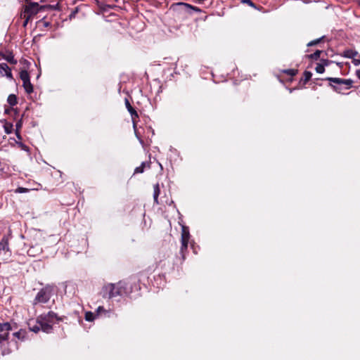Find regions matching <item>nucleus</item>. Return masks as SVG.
Returning <instances> with one entry per match:
<instances>
[{
    "label": "nucleus",
    "instance_id": "nucleus-1",
    "mask_svg": "<svg viewBox=\"0 0 360 360\" xmlns=\"http://www.w3.org/2000/svg\"><path fill=\"white\" fill-rule=\"evenodd\" d=\"M66 319L65 316H58V314L53 311L47 313H43L37 316V323L41 326V329L44 333H51L53 330V325Z\"/></svg>",
    "mask_w": 360,
    "mask_h": 360
},
{
    "label": "nucleus",
    "instance_id": "nucleus-2",
    "mask_svg": "<svg viewBox=\"0 0 360 360\" xmlns=\"http://www.w3.org/2000/svg\"><path fill=\"white\" fill-rule=\"evenodd\" d=\"M324 79L328 81L329 86L338 94H342L343 91L352 88L354 83L353 80L351 79L326 77Z\"/></svg>",
    "mask_w": 360,
    "mask_h": 360
},
{
    "label": "nucleus",
    "instance_id": "nucleus-3",
    "mask_svg": "<svg viewBox=\"0 0 360 360\" xmlns=\"http://www.w3.org/2000/svg\"><path fill=\"white\" fill-rule=\"evenodd\" d=\"M119 285L122 289V296H132V294H139L141 286L136 279L119 281Z\"/></svg>",
    "mask_w": 360,
    "mask_h": 360
},
{
    "label": "nucleus",
    "instance_id": "nucleus-4",
    "mask_svg": "<svg viewBox=\"0 0 360 360\" xmlns=\"http://www.w3.org/2000/svg\"><path fill=\"white\" fill-rule=\"evenodd\" d=\"M54 287L51 285H46L45 287L41 288L35 296L34 300V304L38 303H46L49 301L53 294Z\"/></svg>",
    "mask_w": 360,
    "mask_h": 360
},
{
    "label": "nucleus",
    "instance_id": "nucleus-5",
    "mask_svg": "<svg viewBox=\"0 0 360 360\" xmlns=\"http://www.w3.org/2000/svg\"><path fill=\"white\" fill-rule=\"evenodd\" d=\"M101 294L103 298L112 299L117 296H122L119 282L116 284L109 283L103 287Z\"/></svg>",
    "mask_w": 360,
    "mask_h": 360
},
{
    "label": "nucleus",
    "instance_id": "nucleus-6",
    "mask_svg": "<svg viewBox=\"0 0 360 360\" xmlns=\"http://www.w3.org/2000/svg\"><path fill=\"white\" fill-rule=\"evenodd\" d=\"M42 11H44L43 5L41 6L37 2H28L22 6L21 13L28 18H32Z\"/></svg>",
    "mask_w": 360,
    "mask_h": 360
},
{
    "label": "nucleus",
    "instance_id": "nucleus-7",
    "mask_svg": "<svg viewBox=\"0 0 360 360\" xmlns=\"http://www.w3.org/2000/svg\"><path fill=\"white\" fill-rule=\"evenodd\" d=\"M171 8L174 11H184L189 14H191L192 11H195L196 13H200L202 11L200 8L184 2L174 3L172 5Z\"/></svg>",
    "mask_w": 360,
    "mask_h": 360
},
{
    "label": "nucleus",
    "instance_id": "nucleus-8",
    "mask_svg": "<svg viewBox=\"0 0 360 360\" xmlns=\"http://www.w3.org/2000/svg\"><path fill=\"white\" fill-rule=\"evenodd\" d=\"M124 103H125V105H126V108H127L128 112L131 115L134 126H135V122H136V120L139 118V115H138L136 110L131 106L128 98H125Z\"/></svg>",
    "mask_w": 360,
    "mask_h": 360
},
{
    "label": "nucleus",
    "instance_id": "nucleus-9",
    "mask_svg": "<svg viewBox=\"0 0 360 360\" xmlns=\"http://www.w3.org/2000/svg\"><path fill=\"white\" fill-rule=\"evenodd\" d=\"M4 252V255H10V249L8 246V239L4 236L0 240V255Z\"/></svg>",
    "mask_w": 360,
    "mask_h": 360
},
{
    "label": "nucleus",
    "instance_id": "nucleus-10",
    "mask_svg": "<svg viewBox=\"0 0 360 360\" xmlns=\"http://www.w3.org/2000/svg\"><path fill=\"white\" fill-rule=\"evenodd\" d=\"M0 56L10 64L15 65L18 63L17 60L14 58V55L11 51H7L6 53L0 51Z\"/></svg>",
    "mask_w": 360,
    "mask_h": 360
},
{
    "label": "nucleus",
    "instance_id": "nucleus-11",
    "mask_svg": "<svg viewBox=\"0 0 360 360\" xmlns=\"http://www.w3.org/2000/svg\"><path fill=\"white\" fill-rule=\"evenodd\" d=\"M13 330V327L9 322L0 323V334H5L9 337V332Z\"/></svg>",
    "mask_w": 360,
    "mask_h": 360
},
{
    "label": "nucleus",
    "instance_id": "nucleus-12",
    "mask_svg": "<svg viewBox=\"0 0 360 360\" xmlns=\"http://www.w3.org/2000/svg\"><path fill=\"white\" fill-rule=\"evenodd\" d=\"M27 324L30 330L35 333H38L40 330H41L40 325L39 324V323H37V319H36L35 321H34L33 320H30Z\"/></svg>",
    "mask_w": 360,
    "mask_h": 360
},
{
    "label": "nucleus",
    "instance_id": "nucleus-13",
    "mask_svg": "<svg viewBox=\"0 0 360 360\" xmlns=\"http://www.w3.org/2000/svg\"><path fill=\"white\" fill-rule=\"evenodd\" d=\"M188 243L181 242V248H180V251H179V254L181 256V257L180 259L181 262H183L185 260L186 253L187 252V250H188Z\"/></svg>",
    "mask_w": 360,
    "mask_h": 360
},
{
    "label": "nucleus",
    "instance_id": "nucleus-14",
    "mask_svg": "<svg viewBox=\"0 0 360 360\" xmlns=\"http://www.w3.org/2000/svg\"><path fill=\"white\" fill-rule=\"evenodd\" d=\"M160 193V185L158 183H157L153 186V200H154V202L157 205L159 204L158 197H159Z\"/></svg>",
    "mask_w": 360,
    "mask_h": 360
},
{
    "label": "nucleus",
    "instance_id": "nucleus-15",
    "mask_svg": "<svg viewBox=\"0 0 360 360\" xmlns=\"http://www.w3.org/2000/svg\"><path fill=\"white\" fill-rule=\"evenodd\" d=\"M190 238V233L188 229L185 226L182 227L181 242L188 243Z\"/></svg>",
    "mask_w": 360,
    "mask_h": 360
},
{
    "label": "nucleus",
    "instance_id": "nucleus-16",
    "mask_svg": "<svg viewBox=\"0 0 360 360\" xmlns=\"http://www.w3.org/2000/svg\"><path fill=\"white\" fill-rule=\"evenodd\" d=\"M358 52L352 49H347L343 51L342 56L347 58H354L357 56Z\"/></svg>",
    "mask_w": 360,
    "mask_h": 360
},
{
    "label": "nucleus",
    "instance_id": "nucleus-17",
    "mask_svg": "<svg viewBox=\"0 0 360 360\" xmlns=\"http://www.w3.org/2000/svg\"><path fill=\"white\" fill-rule=\"evenodd\" d=\"M22 86L25 89V91H26V93L30 94L31 93L33 92V90H34V87H33V85L32 84L31 82H30V79L27 80V81H25L22 82Z\"/></svg>",
    "mask_w": 360,
    "mask_h": 360
},
{
    "label": "nucleus",
    "instance_id": "nucleus-18",
    "mask_svg": "<svg viewBox=\"0 0 360 360\" xmlns=\"http://www.w3.org/2000/svg\"><path fill=\"white\" fill-rule=\"evenodd\" d=\"M311 77L312 73L310 71L305 70L303 72V78L300 79V82H302L304 85L311 79Z\"/></svg>",
    "mask_w": 360,
    "mask_h": 360
},
{
    "label": "nucleus",
    "instance_id": "nucleus-19",
    "mask_svg": "<svg viewBox=\"0 0 360 360\" xmlns=\"http://www.w3.org/2000/svg\"><path fill=\"white\" fill-rule=\"evenodd\" d=\"M7 102L11 107L15 106L18 103V98L15 94H11L8 96Z\"/></svg>",
    "mask_w": 360,
    "mask_h": 360
},
{
    "label": "nucleus",
    "instance_id": "nucleus-20",
    "mask_svg": "<svg viewBox=\"0 0 360 360\" xmlns=\"http://www.w3.org/2000/svg\"><path fill=\"white\" fill-rule=\"evenodd\" d=\"M4 131L7 134H11L13 132V123L10 122L6 121L4 124Z\"/></svg>",
    "mask_w": 360,
    "mask_h": 360
},
{
    "label": "nucleus",
    "instance_id": "nucleus-21",
    "mask_svg": "<svg viewBox=\"0 0 360 360\" xmlns=\"http://www.w3.org/2000/svg\"><path fill=\"white\" fill-rule=\"evenodd\" d=\"M39 25H42L44 27H51V22L46 20V16H43L38 22Z\"/></svg>",
    "mask_w": 360,
    "mask_h": 360
},
{
    "label": "nucleus",
    "instance_id": "nucleus-22",
    "mask_svg": "<svg viewBox=\"0 0 360 360\" xmlns=\"http://www.w3.org/2000/svg\"><path fill=\"white\" fill-rule=\"evenodd\" d=\"M86 6V5H84V4H81V5H79V6H77V7H75V8L72 11H71V13H70V15H69V19H70V20H72V19L75 18V16H76V15H77V13H78L79 12V11H80L81 8H82V6Z\"/></svg>",
    "mask_w": 360,
    "mask_h": 360
},
{
    "label": "nucleus",
    "instance_id": "nucleus-23",
    "mask_svg": "<svg viewBox=\"0 0 360 360\" xmlns=\"http://www.w3.org/2000/svg\"><path fill=\"white\" fill-rule=\"evenodd\" d=\"M322 53V51L316 50L314 53L307 55V57L313 60H317Z\"/></svg>",
    "mask_w": 360,
    "mask_h": 360
},
{
    "label": "nucleus",
    "instance_id": "nucleus-24",
    "mask_svg": "<svg viewBox=\"0 0 360 360\" xmlns=\"http://www.w3.org/2000/svg\"><path fill=\"white\" fill-rule=\"evenodd\" d=\"M20 78L22 81V82L30 79V75L28 72L25 70H22L20 72Z\"/></svg>",
    "mask_w": 360,
    "mask_h": 360
},
{
    "label": "nucleus",
    "instance_id": "nucleus-25",
    "mask_svg": "<svg viewBox=\"0 0 360 360\" xmlns=\"http://www.w3.org/2000/svg\"><path fill=\"white\" fill-rule=\"evenodd\" d=\"M26 331L25 330L20 329V330L13 333V336L19 340H23L25 338Z\"/></svg>",
    "mask_w": 360,
    "mask_h": 360
},
{
    "label": "nucleus",
    "instance_id": "nucleus-26",
    "mask_svg": "<svg viewBox=\"0 0 360 360\" xmlns=\"http://www.w3.org/2000/svg\"><path fill=\"white\" fill-rule=\"evenodd\" d=\"M96 313L97 316H102L103 313L104 314V316H109L110 311L105 310L103 307L100 306L97 308Z\"/></svg>",
    "mask_w": 360,
    "mask_h": 360
},
{
    "label": "nucleus",
    "instance_id": "nucleus-27",
    "mask_svg": "<svg viewBox=\"0 0 360 360\" xmlns=\"http://www.w3.org/2000/svg\"><path fill=\"white\" fill-rule=\"evenodd\" d=\"M43 8H44V11H49V10H51V11L58 10L59 6H58V4H56L55 5H50V4L43 5Z\"/></svg>",
    "mask_w": 360,
    "mask_h": 360
},
{
    "label": "nucleus",
    "instance_id": "nucleus-28",
    "mask_svg": "<svg viewBox=\"0 0 360 360\" xmlns=\"http://www.w3.org/2000/svg\"><path fill=\"white\" fill-rule=\"evenodd\" d=\"M284 74H286L290 77H293L296 75L298 72V70L296 69H285L282 71Z\"/></svg>",
    "mask_w": 360,
    "mask_h": 360
},
{
    "label": "nucleus",
    "instance_id": "nucleus-29",
    "mask_svg": "<svg viewBox=\"0 0 360 360\" xmlns=\"http://www.w3.org/2000/svg\"><path fill=\"white\" fill-rule=\"evenodd\" d=\"M146 162H143L140 166L137 167L134 169V174H141L144 172L145 167L146 165Z\"/></svg>",
    "mask_w": 360,
    "mask_h": 360
},
{
    "label": "nucleus",
    "instance_id": "nucleus-30",
    "mask_svg": "<svg viewBox=\"0 0 360 360\" xmlns=\"http://www.w3.org/2000/svg\"><path fill=\"white\" fill-rule=\"evenodd\" d=\"M96 316V315H95L91 311H87L85 314V319L87 321H93L95 319Z\"/></svg>",
    "mask_w": 360,
    "mask_h": 360
},
{
    "label": "nucleus",
    "instance_id": "nucleus-31",
    "mask_svg": "<svg viewBox=\"0 0 360 360\" xmlns=\"http://www.w3.org/2000/svg\"><path fill=\"white\" fill-rule=\"evenodd\" d=\"M324 37H324V36H323V37H320V38H319V39H316L312 40V41H309V42L307 44V46H309H309H315V45H316V44H319V43L322 41V39H323Z\"/></svg>",
    "mask_w": 360,
    "mask_h": 360
},
{
    "label": "nucleus",
    "instance_id": "nucleus-32",
    "mask_svg": "<svg viewBox=\"0 0 360 360\" xmlns=\"http://www.w3.org/2000/svg\"><path fill=\"white\" fill-rule=\"evenodd\" d=\"M15 143L18 146V147L20 148L21 150L24 151H29V147L25 143H23L22 141H15Z\"/></svg>",
    "mask_w": 360,
    "mask_h": 360
},
{
    "label": "nucleus",
    "instance_id": "nucleus-33",
    "mask_svg": "<svg viewBox=\"0 0 360 360\" xmlns=\"http://www.w3.org/2000/svg\"><path fill=\"white\" fill-rule=\"evenodd\" d=\"M9 68H10L8 67V65L6 63H0V74L4 75V73Z\"/></svg>",
    "mask_w": 360,
    "mask_h": 360
},
{
    "label": "nucleus",
    "instance_id": "nucleus-34",
    "mask_svg": "<svg viewBox=\"0 0 360 360\" xmlns=\"http://www.w3.org/2000/svg\"><path fill=\"white\" fill-rule=\"evenodd\" d=\"M32 189L27 188L18 187L15 189V193H28Z\"/></svg>",
    "mask_w": 360,
    "mask_h": 360
},
{
    "label": "nucleus",
    "instance_id": "nucleus-35",
    "mask_svg": "<svg viewBox=\"0 0 360 360\" xmlns=\"http://www.w3.org/2000/svg\"><path fill=\"white\" fill-rule=\"evenodd\" d=\"M316 72L319 74H322L325 72V68L321 63L317 64L316 68Z\"/></svg>",
    "mask_w": 360,
    "mask_h": 360
},
{
    "label": "nucleus",
    "instance_id": "nucleus-36",
    "mask_svg": "<svg viewBox=\"0 0 360 360\" xmlns=\"http://www.w3.org/2000/svg\"><path fill=\"white\" fill-rule=\"evenodd\" d=\"M20 18L24 20L23 24H22L23 27H26L29 20L32 18H28V16L25 15L23 13H20Z\"/></svg>",
    "mask_w": 360,
    "mask_h": 360
},
{
    "label": "nucleus",
    "instance_id": "nucleus-37",
    "mask_svg": "<svg viewBox=\"0 0 360 360\" xmlns=\"http://www.w3.org/2000/svg\"><path fill=\"white\" fill-rule=\"evenodd\" d=\"M2 76H5L8 79H13V75H12V72H11V69L9 68L8 70H7L4 73V75H1Z\"/></svg>",
    "mask_w": 360,
    "mask_h": 360
},
{
    "label": "nucleus",
    "instance_id": "nucleus-38",
    "mask_svg": "<svg viewBox=\"0 0 360 360\" xmlns=\"http://www.w3.org/2000/svg\"><path fill=\"white\" fill-rule=\"evenodd\" d=\"M22 126V119H20L16 123H15V131H20V129Z\"/></svg>",
    "mask_w": 360,
    "mask_h": 360
},
{
    "label": "nucleus",
    "instance_id": "nucleus-39",
    "mask_svg": "<svg viewBox=\"0 0 360 360\" xmlns=\"http://www.w3.org/2000/svg\"><path fill=\"white\" fill-rule=\"evenodd\" d=\"M9 339V337H8L7 335L5 334H0V344L4 342L5 341H8Z\"/></svg>",
    "mask_w": 360,
    "mask_h": 360
},
{
    "label": "nucleus",
    "instance_id": "nucleus-40",
    "mask_svg": "<svg viewBox=\"0 0 360 360\" xmlns=\"http://www.w3.org/2000/svg\"><path fill=\"white\" fill-rule=\"evenodd\" d=\"M331 63H333L332 60H328V59H321V64L325 68L326 66L329 65Z\"/></svg>",
    "mask_w": 360,
    "mask_h": 360
},
{
    "label": "nucleus",
    "instance_id": "nucleus-41",
    "mask_svg": "<svg viewBox=\"0 0 360 360\" xmlns=\"http://www.w3.org/2000/svg\"><path fill=\"white\" fill-rule=\"evenodd\" d=\"M242 2L245 3L250 6L256 8V5L252 1V0H243Z\"/></svg>",
    "mask_w": 360,
    "mask_h": 360
},
{
    "label": "nucleus",
    "instance_id": "nucleus-42",
    "mask_svg": "<svg viewBox=\"0 0 360 360\" xmlns=\"http://www.w3.org/2000/svg\"><path fill=\"white\" fill-rule=\"evenodd\" d=\"M15 135H16V137L18 139V141H22V136L20 134V131H15Z\"/></svg>",
    "mask_w": 360,
    "mask_h": 360
},
{
    "label": "nucleus",
    "instance_id": "nucleus-43",
    "mask_svg": "<svg viewBox=\"0 0 360 360\" xmlns=\"http://www.w3.org/2000/svg\"><path fill=\"white\" fill-rule=\"evenodd\" d=\"M352 63L355 66H358L360 65V59L353 58Z\"/></svg>",
    "mask_w": 360,
    "mask_h": 360
},
{
    "label": "nucleus",
    "instance_id": "nucleus-44",
    "mask_svg": "<svg viewBox=\"0 0 360 360\" xmlns=\"http://www.w3.org/2000/svg\"><path fill=\"white\" fill-rule=\"evenodd\" d=\"M320 80H322V79H320V78H315V79H313V82H314L315 84H316V85H319V86H321V84L319 82Z\"/></svg>",
    "mask_w": 360,
    "mask_h": 360
},
{
    "label": "nucleus",
    "instance_id": "nucleus-45",
    "mask_svg": "<svg viewBox=\"0 0 360 360\" xmlns=\"http://www.w3.org/2000/svg\"><path fill=\"white\" fill-rule=\"evenodd\" d=\"M356 75L360 79V69L356 70Z\"/></svg>",
    "mask_w": 360,
    "mask_h": 360
},
{
    "label": "nucleus",
    "instance_id": "nucleus-46",
    "mask_svg": "<svg viewBox=\"0 0 360 360\" xmlns=\"http://www.w3.org/2000/svg\"><path fill=\"white\" fill-rule=\"evenodd\" d=\"M13 108H11V109H5V111L4 112L6 114H8L10 112L11 110H13Z\"/></svg>",
    "mask_w": 360,
    "mask_h": 360
},
{
    "label": "nucleus",
    "instance_id": "nucleus-47",
    "mask_svg": "<svg viewBox=\"0 0 360 360\" xmlns=\"http://www.w3.org/2000/svg\"><path fill=\"white\" fill-rule=\"evenodd\" d=\"M41 184H38V187H37V188H34V189H35V190H39V187H41Z\"/></svg>",
    "mask_w": 360,
    "mask_h": 360
},
{
    "label": "nucleus",
    "instance_id": "nucleus-48",
    "mask_svg": "<svg viewBox=\"0 0 360 360\" xmlns=\"http://www.w3.org/2000/svg\"><path fill=\"white\" fill-rule=\"evenodd\" d=\"M25 3L32 2V0H24Z\"/></svg>",
    "mask_w": 360,
    "mask_h": 360
}]
</instances>
